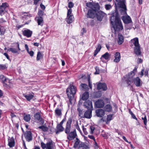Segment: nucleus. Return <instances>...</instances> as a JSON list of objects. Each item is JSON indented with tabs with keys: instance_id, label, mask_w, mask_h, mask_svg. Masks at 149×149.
I'll use <instances>...</instances> for the list:
<instances>
[{
	"instance_id": "e2e57ef3",
	"label": "nucleus",
	"mask_w": 149,
	"mask_h": 149,
	"mask_svg": "<svg viewBox=\"0 0 149 149\" xmlns=\"http://www.w3.org/2000/svg\"><path fill=\"white\" fill-rule=\"evenodd\" d=\"M79 116L81 117V118L84 117V115L83 114V112L82 110L79 111Z\"/></svg>"
},
{
	"instance_id": "2f4dec72",
	"label": "nucleus",
	"mask_w": 149,
	"mask_h": 149,
	"mask_svg": "<svg viewBox=\"0 0 149 149\" xmlns=\"http://www.w3.org/2000/svg\"><path fill=\"white\" fill-rule=\"evenodd\" d=\"M80 88L82 90H84L85 91H88L89 88L88 85L85 84H81L80 85Z\"/></svg>"
},
{
	"instance_id": "aec40b11",
	"label": "nucleus",
	"mask_w": 149,
	"mask_h": 149,
	"mask_svg": "<svg viewBox=\"0 0 149 149\" xmlns=\"http://www.w3.org/2000/svg\"><path fill=\"white\" fill-rule=\"evenodd\" d=\"M8 6V4L6 3H3L2 5H0V15L3 13L4 10Z\"/></svg>"
},
{
	"instance_id": "f3484780",
	"label": "nucleus",
	"mask_w": 149,
	"mask_h": 149,
	"mask_svg": "<svg viewBox=\"0 0 149 149\" xmlns=\"http://www.w3.org/2000/svg\"><path fill=\"white\" fill-rule=\"evenodd\" d=\"M95 105L98 108H102L104 106V102L102 100H99L95 102Z\"/></svg>"
},
{
	"instance_id": "bb28decb",
	"label": "nucleus",
	"mask_w": 149,
	"mask_h": 149,
	"mask_svg": "<svg viewBox=\"0 0 149 149\" xmlns=\"http://www.w3.org/2000/svg\"><path fill=\"white\" fill-rule=\"evenodd\" d=\"M118 44L119 45L122 44L124 41V38L122 35L119 33L118 35Z\"/></svg>"
},
{
	"instance_id": "4468645a",
	"label": "nucleus",
	"mask_w": 149,
	"mask_h": 149,
	"mask_svg": "<svg viewBox=\"0 0 149 149\" xmlns=\"http://www.w3.org/2000/svg\"><path fill=\"white\" fill-rule=\"evenodd\" d=\"M133 81L137 87H139L142 85V81L139 77H136L133 79Z\"/></svg>"
},
{
	"instance_id": "09e8293b",
	"label": "nucleus",
	"mask_w": 149,
	"mask_h": 149,
	"mask_svg": "<svg viewBox=\"0 0 149 149\" xmlns=\"http://www.w3.org/2000/svg\"><path fill=\"white\" fill-rule=\"evenodd\" d=\"M44 12L42 10H39L38 12V14L39 15L38 17H42L44 15Z\"/></svg>"
},
{
	"instance_id": "680f3d73",
	"label": "nucleus",
	"mask_w": 149,
	"mask_h": 149,
	"mask_svg": "<svg viewBox=\"0 0 149 149\" xmlns=\"http://www.w3.org/2000/svg\"><path fill=\"white\" fill-rule=\"evenodd\" d=\"M13 123L15 124V127L18 130L19 126V125L18 124V122H16L15 121H14V123Z\"/></svg>"
},
{
	"instance_id": "dca6fc26",
	"label": "nucleus",
	"mask_w": 149,
	"mask_h": 149,
	"mask_svg": "<svg viewBox=\"0 0 149 149\" xmlns=\"http://www.w3.org/2000/svg\"><path fill=\"white\" fill-rule=\"evenodd\" d=\"M23 35L27 38H29L31 37L32 34V31L29 29H26L22 31Z\"/></svg>"
},
{
	"instance_id": "f257e3e1",
	"label": "nucleus",
	"mask_w": 149,
	"mask_h": 149,
	"mask_svg": "<svg viewBox=\"0 0 149 149\" xmlns=\"http://www.w3.org/2000/svg\"><path fill=\"white\" fill-rule=\"evenodd\" d=\"M111 24L114 29L115 32H118L123 29L122 23L117 13H113L110 17Z\"/></svg>"
},
{
	"instance_id": "2eb2a0df",
	"label": "nucleus",
	"mask_w": 149,
	"mask_h": 149,
	"mask_svg": "<svg viewBox=\"0 0 149 149\" xmlns=\"http://www.w3.org/2000/svg\"><path fill=\"white\" fill-rule=\"evenodd\" d=\"M96 115L98 117H103L105 114L104 111L102 109H97L95 111Z\"/></svg>"
},
{
	"instance_id": "9d476101",
	"label": "nucleus",
	"mask_w": 149,
	"mask_h": 149,
	"mask_svg": "<svg viewBox=\"0 0 149 149\" xmlns=\"http://www.w3.org/2000/svg\"><path fill=\"white\" fill-rule=\"evenodd\" d=\"M96 11L92 10L89 9L88 10V13L86 15L88 18H94L96 16Z\"/></svg>"
},
{
	"instance_id": "1a4fd4ad",
	"label": "nucleus",
	"mask_w": 149,
	"mask_h": 149,
	"mask_svg": "<svg viewBox=\"0 0 149 149\" xmlns=\"http://www.w3.org/2000/svg\"><path fill=\"white\" fill-rule=\"evenodd\" d=\"M105 13L102 11H99L97 13H96L95 17L97 18L98 21H102Z\"/></svg>"
},
{
	"instance_id": "13d9d810",
	"label": "nucleus",
	"mask_w": 149,
	"mask_h": 149,
	"mask_svg": "<svg viewBox=\"0 0 149 149\" xmlns=\"http://www.w3.org/2000/svg\"><path fill=\"white\" fill-rule=\"evenodd\" d=\"M112 115L111 114L108 115L107 116V121H110L112 120Z\"/></svg>"
},
{
	"instance_id": "ea45409f",
	"label": "nucleus",
	"mask_w": 149,
	"mask_h": 149,
	"mask_svg": "<svg viewBox=\"0 0 149 149\" xmlns=\"http://www.w3.org/2000/svg\"><path fill=\"white\" fill-rule=\"evenodd\" d=\"M38 128L41 129L42 131L45 132H47L48 130V128L44 125L39 126Z\"/></svg>"
},
{
	"instance_id": "e433bc0d",
	"label": "nucleus",
	"mask_w": 149,
	"mask_h": 149,
	"mask_svg": "<svg viewBox=\"0 0 149 149\" xmlns=\"http://www.w3.org/2000/svg\"><path fill=\"white\" fill-rule=\"evenodd\" d=\"M15 145V140L13 137L10 139V147H13Z\"/></svg>"
},
{
	"instance_id": "49530a36",
	"label": "nucleus",
	"mask_w": 149,
	"mask_h": 149,
	"mask_svg": "<svg viewBox=\"0 0 149 149\" xmlns=\"http://www.w3.org/2000/svg\"><path fill=\"white\" fill-rule=\"evenodd\" d=\"M105 8L107 10H109L112 8V6L109 4H106L105 6Z\"/></svg>"
},
{
	"instance_id": "f704fd0d",
	"label": "nucleus",
	"mask_w": 149,
	"mask_h": 149,
	"mask_svg": "<svg viewBox=\"0 0 149 149\" xmlns=\"http://www.w3.org/2000/svg\"><path fill=\"white\" fill-rule=\"evenodd\" d=\"M68 18L67 20V22L68 24H70L72 23L74 20V16L72 15H70L68 16Z\"/></svg>"
},
{
	"instance_id": "6ab92c4d",
	"label": "nucleus",
	"mask_w": 149,
	"mask_h": 149,
	"mask_svg": "<svg viewBox=\"0 0 149 149\" xmlns=\"http://www.w3.org/2000/svg\"><path fill=\"white\" fill-rule=\"evenodd\" d=\"M93 110L88 109L85 112L84 114V117L87 118H91L92 116V112Z\"/></svg>"
},
{
	"instance_id": "338daca9",
	"label": "nucleus",
	"mask_w": 149,
	"mask_h": 149,
	"mask_svg": "<svg viewBox=\"0 0 149 149\" xmlns=\"http://www.w3.org/2000/svg\"><path fill=\"white\" fill-rule=\"evenodd\" d=\"M72 12V10L70 9L68 10V13H67V17H68L71 14Z\"/></svg>"
},
{
	"instance_id": "4be33fe9",
	"label": "nucleus",
	"mask_w": 149,
	"mask_h": 149,
	"mask_svg": "<svg viewBox=\"0 0 149 149\" xmlns=\"http://www.w3.org/2000/svg\"><path fill=\"white\" fill-rule=\"evenodd\" d=\"M56 128L57 130L56 131V134H58L60 132H62L64 131V128L63 126V125L58 124L56 126Z\"/></svg>"
},
{
	"instance_id": "5701e85b",
	"label": "nucleus",
	"mask_w": 149,
	"mask_h": 149,
	"mask_svg": "<svg viewBox=\"0 0 149 149\" xmlns=\"http://www.w3.org/2000/svg\"><path fill=\"white\" fill-rule=\"evenodd\" d=\"M0 79L2 80V82L3 83L4 86L6 88L8 87V85H7V84L5 83V82H6V81L7 80L9 81V80L8 79H6V77L3 75H1L0 76Z\"/></svg>"
},
{
	"instance_id": "f03ea898",
	"label": "nucleus",
	"mask_w": 149,
	"mask_h": 149,
	"mask_svg": "<svg viewBox=\"0 0 149 149\" xmlns=\"http://www.w3.org/2000/svg\"><path fill=\"white\" fill-rule=\"evenodd\" d=\"M76 86L70 85L69 88H67L66 90V93L70 104H72V102L74 99V95L76 93Z\"/></svg>"
},
{
	"instance_id": "393cba45",
	"label": "nucleus",
	"mask_w": 149,
	"mask_h": 149,
	"mask_svg": "<svg viewBox=\"0 0 149 149\" xmlns=\"http://www.w3.org/2000/svg\"><path fill=\"white\" fill-rule=\"evenodd\" d=\"M110 54H109L108 52H106L100 58L101 60L103 62H104V61L102 59V58L107 60L110 59Z\"/></svg>"
},
{
	"instance_id": "6e6d98bb",
	"label": "nucleus",
	"mask_w": 149,
	"mask_h": 149,
	"mask_svg": "<svg viewBox=\"0 0 149 149\" xmlns=\"http://www.w3.org/2000/svg\"><path fill=\"white\" fill-rule=\"evenodd\" d=\"M90 129L91 130L90 133L93 134V133L95 129V128L93 126H91L90 127Z\"/></svg>"
},
{
	"instance_id": "603ef678",
	"label": "nucleus",
	"mask_w": 149,
	"mask_h": 149,
	"mask_svg": "<svg viewBox=\"0 0 149 149\" xmlns=\"http://www.w3.org/2000/svg\"><path fill=\"white\" fill-rule=\"evenodd\" d=\"M5 31L4 28L2 26H0V32L1 34H3Z\"/></svg>"
},
{
	"instance_id": "c03bdc74",
	"label": "nucleus",
	"mask_w": 149,
	"mask_h": 149,
	"mask_svg": "<svg viewBox=\"0 0 149 149\" xmlns=\"http://www.w3.org/2000/svg\"><path fill=\"white\" fill-rule=\"evenodd\" d=\"M129 113L131 115L132 118L137 120V118L135 116L134 114L132 113V112L131 111V110L130 109H129Z\"/></svg>"
},
{
	"instance_id": "6e6552de",
	"label": "nucleus",
	"mask_w": 149,
	"mask_h": 149,
	"mask_svg": "<svg viewBox=\"0 0 149 149\" xmlns=\"http://www.w3.org/2000/svg\"><path fill=\"white\" fill-rule=\"evenodd\" d=\"M67 138L69 141L74 139L77 136V134L76 130H74L73 131L70 132L69 134H68Z\"/></svg>"
},
{
	"instance_id": "c85d7f7f",
	"label": "nucleus",
	"mask_w": 149,
	"mask_h": 149,
	"mask_svg": "<svg viewBox=\"0 0 149 149\" xmlns=\"http://www.w3.org/2000/svg\"><path fill=\"white\" fill-rule=\"evenodd\" d=\"M132 42L134 44L135 47L140 45L139 42V40L138 38H136L131 40Z\"/></svg>"
},
{
	"instance_id": "cd10ccee",
	"label": "nucleus",
	"mask_w": 149,
	"mask_h": 149,
	"mask_svg": "<svg viewBox=\"0 0 149 149\" xmlns=\"http://www.w3.org/2000/svg\"><path fill=\"white\" fill-rule=\"evenodd\" d=\"M23 95L29 101H30L34 97V95L32 94H23Z\"/></svg>"
},
{
	"instance_id": "0eeeda50",
	"label": "nucleus",
	"mask_w": 149,
	"mask_h": 149,
	"mask_svg": "<svg viewBox=\"0 0 149 149\" xmlns=\"http://www.w3.org/2000/svg\"><path fill=\"white\" fill-rule=\"evenodd\" d=\"M97 89L99 90H102L103 91H106L107 89V87L106 84L104 83H97Z\"/></svg>"
},
{
	"instance_id": "a19ab883",
	"label": "nucleus",
	"mask_w": 149,
	"mask_h": 149,
	"mask_svg": "<svg viewBox=\"0 0 149 149\" xmlns=\"http://www.w3.org/2000/svg\"><path fill=\"white\" fill-rule=\"evenodd\" d=\"M55 113L57 116H59L62 115L61 110L58 108H56L55 111Z\"/></svg>"
},
{
	"instance_id": "c756f323",
	"label": "nucleus",
	"mask_w": 149,
	"mask_h": 149,
	"mask_svg": "<svg viewBox=\"0 0 149 149\" xmlns=\"http://www.w3.org/2000/svg\"><path fill=\"white\" fill-rule=\"evenodd\" d=\"M89 94L88 92H84L82 95V99L83 100H87V99L89 98Z\"/></svg>"
},
{
	"instance_id": "37998d69",
	"label": "nucleus",
	"mask_w": 149,
	"mask_h": 149,
	"mask_svg": "<svg viewBox=\"0 0 149 149\" xmlns=\"http://www.w3.org/2000/svg\"><path fill=\"white\" fill-rule=\"evenodd\" d=\"M42 57V55L41 54L40 52L39 51L38 52L36 60L37 61H39L40 59H41Z\"/></svg>"
},
{
	"instance_id": "72a5a7b5",
	"label": "nucleus",
	"mask_w": 149,
	"mask_h": 149,
	"mask_svg": "<svg viewBox=\"0 0 149 149\" xmlns=\"http://www.w3.org/2000/svg\"><path fill=\"white\" fill-rule=\"evenodd\" d=\"M76 138L75 143L73 146V147L75 148L79 147V146L80 143V141L79 139L77 138Z\"/></svg>"
},
{
	"instance_id": "a878e982",
	"label": "nucleus",
	"mask_w": 149,
	"mask_h": 149,
	"mask_svg": "<svg viewBox=\"0 0 149 149\" xmlns=\"http://www.w3.org/2000/svg\"><path fill=\"white\" fill-rule=\"evenodd\" d=\"M140 45H139L134 47V52L137 56H140L141 55V51L140 50Z\"/></svg>"
},
{
	"instance_id": "4d7b16f0",
	"label": "nucleus",
	"mask_w": 149,
	"mask_h": 149,
	"mask_svg": "<svg viewBox=\"0 0 149 149\" xmlns=\"http://www.w3.org/2000/svg\"><path fill=\"white\" fill-rule=\"evenodd\" d=\"M82 128L84 133L85 135H87L88 134V133L86 131V128H84V125L82 126Z\"/></svg>"
},
{
	"instance_id": "052dcab7",
	"label": "nucleus",
	"mask_w": 149,
	"mask_h": 149,
	"mask_svg": "<svg viewBox=\"0 0 149 149\" xmlns=\"http://www.w3.org/2000/svg\"><path fill=\"white\" fill-rule=\"evenodd\" d=\"M95 69L96 70V71L95 72V74H99V68L97 67H96L95 68Z\"/></svg>"
},
{
	"instance_id": "f8f14e48",
	"label": "nucleus",
	"mask_w": 149,
	"mask_h": 149,
	"mask_svg": "<svg viewBox=\"0 0 149 149\" xmlns=\"http://www.w3.org/2000/svg\"><path fill=\"white\" fill-rule=\"evenodd\" d=\"M118 2V6L123 9V11L124 12H126L127 10L126 6L125 4L126 1L125 0H122L119 1L117 2Z\"/></svg>"
},
{
	"instance_id": "58836bf2",
	"label": "nucleus",
	"mask_w": 149,
	"mask_h": 149,
	"mask_svg": "<svg viewBox=\"0 0 149 149\" xmlns=\"http://www.w3.org/2000/svg\"><path fill=\"white\" fill-rule=\"evenodd\" d=\"M105 110L107 111H110L112 110V107L109 104H107L104 107Z\"/></svg>"
},
{
	"instance_id": "a18cd8bd",
	"label": "nucleus",
	"mask_w": 149,
	"mask_h": 149,
	"mask_svg": "<svg viewBox=\"0 0 149 149\" xmlns=\"http://www.w3.org/2000/svg\"><path fill=\"white\" fill-rule=\"evenodd\" d=\"M88 86L91 89H92V85L91 84L92 82H91L90 80V77L89 76L88 78Z\"/></svg>"
},
{
	"instance_id": "9b49d317",
	"label": "nucleus",
	"mask_w": 149,
	"mask_h": 149,
	"mask_svg": "<svg viewBox=\"0 0 149 149\" xmlns=\"http://www.w3.org/2000/svg\"><path fill=\"white\" fill-rule=\"evenodd\" d=\"M33 116L34 118V119L35 120L39 121V122H40L42 124H44V120L43 118L41 117V115L40 112H38L36 113Z\"/></svg>"
},
{
	"instance_id": "3c124183",
	"label": "nucleus",
	"mask_w": 149,
	"mask_h": 149,
	"mask_svg": "<svg viewBox=\"0 0 149 149\" xmlns=\"http://www.w3.org/2000/svg\"><path fill=\"white\" fill-rule=\"evenodd\" d=\"M41 147L43 149H46L47 148V143L45 144L43 142H41Z\"/></svg>"
},
{
	"instance_id": "39448f33",
	"label": "nucleus",
	"mask_w": 149,
	"mask_h": 149,
	"mask_svg": "<svg viewBox=\"0 0 149 149\" xmlns=\"http://www.w3.org/2000/svg\"><path fill=\"white\" fill-rule=\"evenodd\" d=\"M137 68L135 67L133 70L130 73H129V77L132 78L135 75V72H136ZM133 82V79H131L130 78L127 80V83L128 86H129L130 84Z\"/></svg>"
},
{
	"instance_id": "c9c22d12",
	"label": "nucleus",
	"mask_w": 149,
	"mask_h": 149,
	"mask_svg": "<svg viewBox=\"0 0 149 149\" xmlns=\"http://www.w3.org/2000/svg\"><path fill=\"white\" fill-rule=\"evenodd\" d=\"M81 147L83 148H89L88 145H87L85 143L83 142L80 143V144L78 148H79Z\"/></svg>"
},
{
	"instance_id": "79ce46f5",
	"label": "nucleus",
	"mask_w": 149,
	"mask_h": 149,
	"mask_svg": "<svg viewBox=\"0 0 149 149\" xmlns=\"http://www.w3.org/2000/svg\"><path fill=\"white\" fill-rule=\"evenodd\" d=\"M10 115L11 116V120L13 123H14V121L15 120H18V118L14 113H11Z\"/></svg>"
},
{
	"instance_id": "0e129e2a",
	"label": "nucleus",
	"mask_w": 149,
	"mask_h": 149,
	"mask_svg": "<svg viewBox=\"0 0 149 149\" xmlns=\"http://www.w3.org/2000/svg\"><path fill=\"white\" fill-rule=\"evenodd\" d=\"M14 45H15V46H16V48H17L18 49V50L19 51H20V49L19 48V44L18 42H16L14 44Z\"/></svg>"
},
{
	"instance_id": "b1692460",
	"label": "nucleus",
	"mask_w": 149,
	"mask_h": 149,
	"mask_svg": "<svg viewBox=\"0 0 149 149\" xmlns=\"http://www.w3.org/2000/svg\"><path fill=\"white\" fill-rule=\"evenodd\" d=\"M37 22L38 25L42 26L43 24V19L42 17H36Z\"/></svg>"
},
{
	"instance_id": "774afa93",
	"label": "nucleus",
	"mask_w": 149,
	"mask_h": 149,
	"mask_svg": "<svg viewBox=\"0 0 149 149\" xmlns=\"http://www.w3.org/2000/svg\"><path fill=\"white\" fill-rule=\"evenodd\" d=\"M88 137L90 138V139H93V140L95 141V137H94L93 136V135H88Z\"/></svg>"
},
{
	"instance_id": "8fccbe9b",
	"label": "nucleus",
	"mask_w": 149,
	"mask_h": 149,
	"mask_svg": "<svg viewBox=\"0 0 149 149\" xmlns=\"http://www.w3.org/2000/svg\"><path fill=\"white\" fill-rule=\"evenodd\" d=\"M10 51H11L13 53H16L18 52L17 50L15 48H10Z\"/></svg>"
},
{
	"instance_id": "7c9ffc66",
	"label": "nucleus",
	"mask_w": 149,
	"mask_h": 149,
	"mask_svg": "<svg viewBox=\"0 0 149 149\" xmlns=\"http://www.w3.org/2000/svg\"><path fill=\"white\" fill-rule=\"evenodd\" d=\"M46 149H54L52 142H49L47 143Z\"/></svg>"
},
{
	"instance_id": "20e7f679",
	"label": "nucleus",
	"mask_w": 149,
	"mask_h": 149,
	"mask_svg": "<svg viewBox=\"0 0 149 149\" xmlns=\"http://www.w3.org/2000/svg\"><path fill=\"white\" fill-rule=\"evenodd\" d=\"M72 122V118L70 117L67 120V122L65 129V132L67 134H69L70 132V129L71 128V124Z\"/></svg>"
},
{
	"instance_id": "5fc2aeb1",
	"label": "nucleus",
	"mask_w": 149,
	"mask_h": 149,
	"mask_svg": "<svg viewBox=\"0 0 149 149\" xmlns=\"http://www.w3.org/2000/svg\"><path fill=\"white\" fill-rule=\"evenodd\" d=\"M7 68L6 65L0 64V70H4Z\"/></svg>"
},
{
	"instance_id": "de8ad7c7",
	"label": "nucleus",
	"mask_w": 149,
	"mask_h": 149,
	"mask_svg": "<svg viewBox=\"0 0 149 149\" xmlns=\"http://www.w3.org/2000/svg\"><path fill=\"white\" fill-rule=\"evenodd\" d=\"M142 119L143 120V123L144 125H145V127L146 128V126L147 125V120L146 118V116H145L144 118L142 117Z\"/></svg>"
},
{
	"instance_id": "7ed1b4c3",
	"label": "nucleus",
	"mask_w": 149,
	"mask_h": 149,
	"mask_svg": "<svg viewBox=\"0 0 149 149\" xmlns=\"http://www.w3.org/2000/svg\"><path fill=\"white\" fill-rule=\"evenodd\" d=\"M86 6L91 8V10H92L95 11H97L100 9V6L98 3H94L91 2H88L86 3Z\"/></svg>"
},
{
	"instance_id": "4c0bfd02",
	"label": "nucleus",
	"mask_w": 149,
	"mask_h": 149,
	"mask_svg": "<svg viewBox=\"0 0 149 149\" xmlns=\"http://www.w3.org/2000/svg\"><path fill=\"white\" fill-rule=\"evenodd\" d=\"M24 119L26 122H28L30 121L31 119V116L29 114L24 115Z\"/></svg>"
},
{
	"instance_id": "412c9836",
	"label": "nucleus",
	"mask_w": 149,
	"mask_h": 149,
	"mask_svg": "<svg viewBox=\"0 0 149 149\" xmlns=\"http://www.w3.org/2000/svg\"><path fill=\"white\" fill-rule=\"evenodd\" d=\"M114 57L115 58L113 61L116 63L120 61L121 58L120 53L118 52H116L115 54Z\"/></svg>"
},
{
	"instance_id": "864d4df0",
	"label": "nucleus",
	"mask_w": 149,
	"mask_h": 149,
	"mask_svg": "<svg viewBox=\"0 0 149 149\" xmlns=\"http://www.w3.org/2000/svg\"><path fill=\"white\" fill-rule=\"evenodd\" d=\"M75 127L76 128V129L80 132H81V131L80 129V128L79 127V125L78 123V122H76V123L75 124Z\"/></svg>"
},
{
	"instance_id": "69168bd1",
	"label": "nucleus",
	"mask_w": 149,
	"mask_h": 149,
	"mask_svg": "<svg viewBox=\"0 0 149 149\" xmlns=\"http://www.w3.org/2000/svg\"><path fill=\"white\" fill-rule=\"evenodd\" d=\"M66 117H65L62 120V121L59 124L60 125H63V123L66 120Z\"/></svg>"
},
{
	"instance_id": "473e14b6",
	"label": "nucleus",
	"mask_w": 149,
	"mask_h": 149,
	"mask_svg": "<svg viewBox=\"0 0 149 149\" xmlns=\"http://www.w3.org/2000/svg\"><path fill=\"white\" fill-rule=\"evenodd\" d=\"M101 48V46L100 44H98L97 47L96 48V50H95L94 56H95L98 52L100 51Z\"/></svg>"
},
{
	"instance_id": "bf43d9fd",
	"label": "nucleus",
	"mask_w": 149,
	"mask_h": 149,
	"mask_svg": "<svg viewBox=\"0 0 149 149\" xmlns=\"http://www.w3.org/2000/svg\"><path fill=\"white\" fill-rule=\"evenodd\" d=\"M74 4L72 2H70L68 3V7L70 8H72L74 6Z\"/></svg>"
},
{
	"instance_id": "a211bd4d",
	"label": "nucleus",
	"mask_w": 149,
	"mask_h": 149,
	"mask_svg": "<svg viewBox=\"0 0 149 149\" xmlns=\"http://www.w3.org/2000/svg\"><path fill=\"white\" fill-rule=\"evenodd\" d=\"M121 19L124 23L126 24H129L132 22L131 18L129 16L126 17L123 16L122 17Z\"/></svg>"
},
{
	"instance_id": "423d86ee",
	"label": "nucleus",
	"mask_w": 149,
	"mask_h": 149,
	"mask_svg": "<svg viewBox=\"0 0 149 149\" xmlns=\"http://www.w3.org/2000/svg\"><path fill=\"white\" fill-rule=\"evenodd\" d=\"M83 106L85 108L89 110H93L92 102L89 100L85 101L83 103Z\"/></svg>"
},
{
	"instance_id": "ddd939ff",
	"label": "nucleus",
	"mask_w": 149,
	"mask_h": 149,
	"mask_svg": "<svg viewBox=\"0 0 149 149\" xmlns=\"http://www.w3.org/2000/svg\"><path fill=\"white\" fill-rule=\"evenodd\" d=\"M24 136L26 141L28 142H29L32 140V133L30 131H26L24 133Z\"/></svg>"
}]
</instances>
